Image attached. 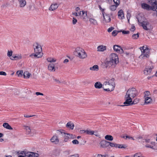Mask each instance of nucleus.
I'll return each instance as SVG.
<instances>
[{
  "label": "nucleus",
  "mask_w": 157,
  "mask_h": 157,
  "mask_svg": "<svg viewBox=\"0 0 157 157\" xmlns=\"http://www.w3.org/2000/svg\"><path fill=\"white\" fill-rule=\"evenodd\" d=\"M137 95V91L134 88L129 89L127 91L125 96L124 99L125 101L124 104L126 106L129 105L132 102V98Z\"/></svg>",
  "instance_id": "f257e3e1"
},
{
  "label": "nucleus",
  "mask_w": 157,
  "mask_h": 157,
  "mask_svg": "<svg viewBox=\"0 0 157 157\" xmlns=\"http://www.w3.org/2000/svg\"><path fill=\"white\" fill-rule=\"evenodd\" d=\"M74 54L76 56L81 59H85L87 56V54L85 51L79 47H78L76 49Z\"/></svg>",
  "instance_id": "f03ea898"
},
{
  "label": "nucleus",
  "mask_w": 157,
  "mask_h": 157,
  "mask_svg": "<svg viewBox=\"0 0 157 157\" xmlns=\"http://www.w3.org/2000/svg\"><path fill=\"white\" fill-rule=\"evenodd\" d=\"M140 49L142 52V54L139 56L141 59H146L149 57V50L146 47L144 46L140 47Z\"/></svg>",
  "instance_id": "7ed1b4c3"
},
{
  "label": "nucleus",
  "mask_w": 157,
  "mask_h": 157,
  "mask_svg": "<svg viewBox=\"0 0 157 157\" xmlns=\"http://www.w3.org/2000/svg\"><path fill=\"white\" fill-rule=\"evenodd\" d=\"M57 132L58 134L61 135L64 137V142H67L69 138H72V135L65 133L63 130H58L57 131Z\"/></svg>",
  "instance_id": "20e7f679"
},
{
  "label": "nucleus",
  "mask_w": 157,
  "mask_h": 157,
  "mask_svg": "<svg viewBox=\"0 0 157 157\" xmlns=\"http://www.w3.org/2000/svg\"><path fill=\"white\" fill-rule=\"evenodd\" d=\"M138 21L140 23L143 27V28L146 30H150L151 29V24L148 21H143L140 22L138 19Z\"/></svg>",
  "instance_id": "39448f33"
},
{
  "label": "nucleus",
  "mask_w": 157,
  "mask_h": 157,
  "mask_svg": "<svg viewBox=\"0 0 157 157\" xmlns=\"http://www.w3.org/2000/svg\"><path fill=\"white\" fill-rule=\"evenodd\" d=\"M114 79L112 78L108 82L110 84L111 87L108 88L107 89H104L105 91H112L114 90L115 87V83L114 82Z\"/></svg>",
  "instance_id": "423d86ee"
},
{
  "label": "nucleus",
  "mask_w": 157,
  "mask_h": 157,
  "mask_svg": "<svg viewBox=\"0 0 157 157\" xmlns=\"http://www.w3.org/2000/svg\"><path fill=\"white\" fill-rule=\"evenodd\" d=\"M34 47V52L35 53H43L41 52L42 49L41 46L37 43H36L33 45Z\"/></svg>",
  "instance_id": "0eeeda50"
},
{
  "label": "nucleus",
  "mask_w": 157,
  "mask_h": 157,
  "mask_svg": "<svg viewBox=\"0 0 157 157\" xmlns=\"http://www.w3.org/2000/svg\"><path fill=\"white\" fill-rule=\"evenodd\" d=\"M141 6L143 9L147 10H152L156 11L155 9V8H153L152 6H151L146 3H142L141 4Z\"/></svg>",
  "instance_id": "6e6552de"
},
{
  "label": "nucleus",
  "mask_w": 157,
  "mask_h": 157,
  "mask_svg": "<svg viewBox=\"0 0 157 157\" xmlns=\"http://www.w3.org/2000/svg\"><path fill=\"white\" fill-rule=\"evenodd\" d=\"M153 68V67L151 65V66H148L147 67H146L144 70V74L145 75H150Z\"/></svg>",
  "instance_id": "1a4fd4ad"
},
{
  "label": "nucleus",
  "mask_w": 157,
  "mask_h": 157,
  "mask_svg": "<svg viewBox=\"0 0 157 157\" xmlns=\"http://www.w3.org/2000/svg\"><path fill=\"white\" fill-rule=\"evenodd\" d=\"M116 62H117V61H114L110 60L109 61H107L106 64L107 66L111 67L112 68H114L116 67V64L118 63Z\"/></svg>",
  "instance_id": "9d476101"
},
{
  "label": "nucleus",
  "mask_w": 157,
  "mask_h": 157,
  "mask_svg": "<svg viewBox=\"0 0 157 157\" xmlns=\"http://www.w3.org/2000/svg\"><path fill=\"white\" fill-rule=\"evenodd\" d=\"M113 48L115 51L120 54H122L124 52L122 48L120 46L115 45L113 46Z\"/></svg>",
  "instance_id": "9b49d317"
},
{
  "label": "nucleus",
  "mask_w": 157,
  "mask_h": 157,
  "mask_svg": "<svg viewBox=\"0 0 157 157\" xmlns=\"http://www.w3.org/2000/svg\"><path fill=\"white\" fill-rule=\"evenodd\" d=\"M50 140L52 143L55 144H57L59 142V139L56 134L54 135L51 138Z\"/></svg>",
  "instance_id": "f8f14e48"
},
{
  "label": "nucleus",
  "mask_w": 157,
  "mask_h": 157,
  "mask_svg": "<svg viewBox=\"0 0 157 157\" xmlns=\"http://www.w3.org/2000/svg\"><path fill=\"white\" fill-rule=\"evenodd\" d=\"M39 155L37 153L30 151L27 152L26 154V156L29 157H38Z\"/></svg>",
  "instance_id": "ddd939ff"
},
{
  "label": "nucleus",
  "mask_w": 157,
  "mask_h": 157,
  "mask_svg": "<svg viewBox=\"0 0 157 157\" xmlns=\"http://www.w3.org/2000/svg\"><path fill=\"white\" fill-rule=\"evenodd\" d=\"M110 60L114 61H117V62H116L117 63H118L119 62L118 56L116 54L114 53L111 54Z\"/></svg>",
  "instance_id": "4468645a"
},
{
  "label": "nucleus",
  "mask_w": 157,
  "mask_h": 157,
  "mask_svg": "<svg viewBox=\"0 0 157 157\" xmlns=\"http://www.w3.org/2000/svg\"><path fill=\"white\" fill-rule=\"evenodd\" d=\"M104 19L106 23L110 22L111 20V18L109 14L103 13Z\"/></svg>",
  "instance_id": "2eb2a0df"
},
{
  "label": "nucleus",
  "mask_w": 157,
  "mask_h": 157,
  "mask_svg": "<svg viewBox=\"0 0 157 157\" xmlns=\"http://www.w3.org/2000/svg\"><path fill=\"white\" fill-rule=\"evenodd\" d=\"M145 102L144 104H148L151 103L152 102V99L151 97L146 96H144Z\"/></svg>",
  "instance_id": "dca6fc26"
},
{
  "label": "nucleus",
  "mask_w": 157,
  "mask_h": 157,
  "mask_svg": "<svg viewBox=\"0 0 157 157\" xmlns=\"http://www.w3.org/2000/svg\"><path fill=\"white\" fill-rule=\"evenodd\" d=\"M82 14L81 15V17L82 19L85 21L88 18V17L87 15V12L82 11Z\"/></svg>",
  "instance_id": "f3484780"
},
{
  "label": "nucleus",
  "mask_w": 157,
  "mask_h": 157,
  "mask_svg": "<svg viewBox=\"0 0 157 157\" xmlns=\"http://www.w3.org/2000/svg\"><path fill=\"white\" fill-rule=\"evenodd\" d=\"M43 55V53H39L32 54L30 55V57L33 58V57L39 58L41 57Z\"/></svg>",
  "instance_id": "a211bd4d"
},
{
  "label": "nucleus",
  "mask_w": 157,
  "mask_h": 157,
  "mask_svg": "<svg viewBox=\"0 0 157 157\" xmlns=\"http://www.w3.org/2000/svg\"><path fill=\"white\" fill-rule=\"evenodd\" d=\"M23 127H24V129L26 130V134L29 135L31 134V129L29 126L26 125H24Z\"/></svg>",
  "instance_id": "6ab92c4d"
},
{
  "label": "nucleus",
  "mask_w": 157,
  "mask_h": 157,
  "mask_svg": "<svg viewBox=\"0 0 157 157\" xmlns=\"http://www.w3.org/2000/svg\"><path fill=\"white\" fill-rule=\"evenodd\" d=\"M58 7V6L57 4L56 3H55L51 5L50 7L49 8V10L53 11L56 9Z\"/></svg>",
  "instance_id": "aec40b11"
},
{
  "label": "nucleus",
  "mask_w": 157,
  "mask_h": 157,
  "mask_svg": "<svg viewBox=\"0 0 157 157\" xmlns=\"http://www.w3.org/2000/svg\"><path fill=\"white\" fill-rule=\"evenodd\" d=\"M109 142L106 140H103L101 142V145L103 147H107L109 146Z\"/></svg>",
  "instance_id": "412c9836"
},
{
  "label": "nucleus",
  "mask_w": 157,
  "mask_h": 157,
  "mask_svg": "<svg viewBox=\"0 0 157 157\" xmlns=\"http://www.w3.org/2000/svg\"><path fill=\"white\" fill-rule=\"evenodd\" d=\"M18 1L20 7H24L26 5V2L25 0H18Z\"/></svg>",
  "instance_id": "4be33fe9"
},
{
  "label": "nucleus",
  "mask_w": 157,
  "mask_h": 157,
  "mask_svg": "<svg viewBox=\"0 0 157 157\" xmlns=\"http://www.w3.org/2000/svg\"><path fill=\"white\" fill-rule=\"evenodd\" d=\"M106 49V47L105 46L103 45H99L97 47L98 51L103 52Z\"/></svg>",
  "instance_id": "5701e85b"
},
{
  "label": "nucleus",
  "mask_w": 157,
  "mask_h": 157,
  "mask_svg": "<svg viewBox=\"0 0 157 157\" xmlns=\"http://www.w3.org/2000/svg\"><path fill=\"white\" fill-rule=\"evenodd\" d=\"M48 69L51 71H55V66L54 64L51 63L49 64L48 66Z\"/></svg>",
  "instance_id": "b1692460"
},
{
  "label": "nucleus",
  "mask_w": 157,
  "mask_h": 157,
  "mask_svg": "<svg viewBox=\"0 0 157 157\" xmlns=\"http://www.w3.org/2000/svg\"><path fill=\"white\" fill-rule=\"evenodd\" d=\"M110 85V84L107 81L105 82L103 84L102 88H103L104 90V89H107L108 88L111 87V85Z\"/></svg>",
  "instance_id": "393cba45"
},
{
  "label": "nucleus",
  "mask_w": 157,
  "mask_h": 157,
  "mask_svg": "<svg viewBox=\"0 0 157 157\" xmlns=\"http://www.w3.org/2000/svg\"><path fill=\"white\" fill-rule=\"evenodd\" d=\"M66 127L71 129H73L74 127V124L71 123V122H68L66 125Z\"/></svg>",
  "instance_id": "a878e982"
},
{
  "label": "nucleus",
  "mask_w": 157,
  "mask_h": 157,
  "mask_svg": "<svg viewBox=\"0 0 157 157\" xmlns=\"http://www.w3.org/2000/svg\"><path fill=\"white\" fill-rule=\"evenodd\" d=\"M118 17L119 18L121 17V19L124 18V14L122 10H121L118 12Z\"/></svg>",
  "instance_id": "bb28decb"
},
{
  "label": "nucleus",
  "mask_w": 157,
  "mask_h": 157,
  "mask_svg": "<svg viewBox=\"0 0 157 157\" xmlns=\"http://www.w3.org/2000/svg\"><path fill=\"white\" fill-rule=\"evenodd\" d=\"M82 133H86V134L90 135H93L94 134V132L93 131L90 130H82Z\"/></svg>",
  "instance_id": "cd10ccee"
},
{
  "label": "nucleus",
  "mask_w": 157,
  "mask_h": 157,
  "mask_svg": "<svg viewBox=\"0 0 157 157\" xmlns=\"http://www.w3.org/2000/svg\"><path fill=\"white\" fill-rule=\"evenodd\" d=\"M3 126L7 129L9 130H12L13 128L11 126L7 123H4L3 124Z\"/></svg>",
  "instance_id": "c85d7f7f"
},
{
  "label": "nucleus",
  "mask_w": 157,
  "mask_h": 157,
  "mask_svg": "<svg viewBox=\"0 0 157 157\" xmlns=\"http://www.w3.org/2000/svg\"><path fill=\"white\" fill-rule=\"evenodd\" d=\"M60 154V151L59 150L55 149L53 150L52 155L55 157L58 156Z\"/></svg>",
  "instance_id": "c756f323"
},
{
  "label": "nucleus",
  "mask_w": 157,
  "mask_h": 157,
  "mask_svg": "<svg viewBox=\"0 0 157 157\" xmlns=\"http://www.w3.org/2000/svg\"><path fill=\"white\" fill-rule=\"evenodd\" d=\"M103 86L102 85L100 82H97L95 83L94 86L96 88L100 89Z\"/></svg>",
  "instance_id": "7c9ffc66"
},
{
  "label": "nucleus",
  "mask_w": 157,
  "mask_h": 157,
  "mask_svg": "<svg viewBox=\"0 0 157 157\" xmlns=\"http://www.w3.org/2000/svg\"><path fill=\"white\" fill-rule=\"evenodd\" d=\"M98 66L97 65H94L90 68V69L92 71H98Z\"/></svg>",
  "instance_id": "2f4dec72"
},
{
  "label": "nucleus",
  "mask_w": 157,
  "mask_h": 157,
  "mask_svg": "<svg viewBox=\"0 0 157 157\" xmlns=\"http://www.w3.org/2000/svg\"><path fill=\"white\" fill-rule=\"evenodd\" d=\"M143 136L141 135L138 136L136 137V139L138 140L139 142L144 143V141H142V140H144L143 139Z\"/></svg>",
  "instance_id": "473e14b6"
},
{
  "label": "nucleus",
  "mask_w": 157,
  "mask_h": 157,
  "mask_svg": "<svg viewBox=\"0 0 157 157\" xmlns=\"http://www.w3.org/2000/svg\"><path fill=\"white\" fill-rule=\"evenodd\" d=\"M105 138L106 140L109 141H112L113 140V137L112 136L109 135H107L105 136Z\"/></svg>",
  "instance_id": "72a5a7b5"
},
{
  "label": "nucleus",
  "mask_w": 157,
  "mask_h": 157,
  "mask_svg": "<svg viewBox=\"0 0 157 157\" xmlns=\"http://www.w3.org/2000/svg\"><path fill=\"white\" fill-rule=\"evenodd\" d=\"M89 21H90V23L91 24H93V25H96L98 24V23L97 21L93 18H90Z\"/></svg>",
  "instance_id": "f704fd0d"
},
{
  "label": "nucleus",
  "mask_w": 157,
  "mask_h": 157,
  "mask_svg": "<svg viewBox=\"0 0 157 157\" xmlns=\"http://www.w3.org/2000/svg\"><path fill=\"white\" fill-rule=\"evenodd\" d=\"M140 33H138L136 34H134L132 36V38L133 39H136L139 37Z\"/></svg>",
  "instance_id": "c9c22d12"
},
{
  "label": "nucleus",
  "mask_w": 157,
  "mask_h": 157,
  "mask_svg": "<svg viewBox=\"0 0 157 157\" xmlns=\"http://www.w3.org/2000/svg\"><path fill=\"white\" fill-rule=\"evenodd\" d=\"M31 75V74L30 73L27 71H26L24 73V78H28Z\"/></svg>",
  "instance_id": "e433bc0d"
},
{
  "label": "nucleus",
  "mask_w": 157,
  "mask_h": 157,
  "mask_svg": "<svg viewBox=\"0 0 157 157\" xmlns=\"http://www.w3.org/2000/svg\"><path fill=\"white\" fill-rule=\"evenodd\" d=\"M47 59L48 62L50 63L54 62L56 61V60L54 58L49 57L47 58Z\"/></svg>",
  "instance_id": "4c0bfd02"
},
{
  "label": "nucleus",
  "mask_w": 157,
  "mask_h": 157,
  "mask_svg": "<svg viewBox=\"0 0 157 157\" xmlns=\"http://www.w3.org/2000/svg\"><path fill=\"white\" fill-rule=\"evenodd\" d=\"M139 101V100L138 98H136L133 101L130 103V104L129 105L133 104H135L138 103Z\"/></svg>",
  "instance_id": "58836bf2"
},
{
  "label": "nucleus",
  "mask_w": 157,
  "mask_h": 157,
  "mask_svg": "<svg viewBox=\"0 0 157 157\" xmlns=\"http://www.w3.org/2000/svg\"><path fill=\"white\" fill-rule=\"evenodd\" d=\"M117 147L120 148H125L127 147V146L125 144H117Z\"/></svg>",
  "instance_id": "ea45409f"
},
{
  "label": "nucleus",
  "mask_w": 157,
  "mask_h": 157,
  "mask_svg": "<svg viewBox=\"0 0 157 157\" xmlns=\"http://www.w3.org/2000/svg\"><path fill=\"white\" fill-rule=\"evenodd\" d=\"M117 144L115 143H113L111 142H109V145H110L111 147H117Z\"/></svg>",
  "instance_id": "a19ab883"
},
{
  "label": "nucleus",
  "mask_w": 157,
  "mask_h": 157,
  "mask_svg": "<svg viewBox=\"0 0 157 157\" xmlns=\"http://www.w3.org/2000/svg\"><path fill=\"white\" fill-rule=\"evenodd\" d=\"M117 6H118L116 5H112L110 7V9L111 10L114 11L116 9L117 7Z\"/></svg>",
  "instance_id": "79ce46f5"
},
{
  "label": "nucleus",
  "mask_w": 157,
  "mask_h": 157,
  "mask_svg": "<svg viewBox=\"0 0 157 157\" xmlns=\"http://www.w3.org/2000/svg\"><path fill=\"white\" fill-rule=\"evenodd\" d=\"M23 71H18L17 72L16 74L19 77H21L22 76Z\"/></svg>",
  "instance_id": "37998d69"
},
{
  "label": "nucleus",
  "mask_w": 157,
  "mask_h": 157,
  "mask_svg": "<svg viewBox=\"0 0 157 157\" xmlns=\"http://www.w3.org/2000/svg\"><path fill=\"white\" fill-rule=\"evenodd\" d=\"M14 57L15 58V60H17L21 59L22 57L21 55H18L17 56H14Z\"/></svg>",
  "instance_id": "c03bdc74"
},
{
  "label": "nucleus",
  "mask_w": 157,
  "mask_h": 157,
  "mask_svg": "<svg viewBox=\"0 0 157 157\" xmlns=\"http://www.w3.org/2000/svg\"><path fill=\"white\" fill-rule=\"evenodd\" d=\"M121 32V31H117V30H114L112 32V35L114 36H115L119 32Z\"/></svg>",
  "instance_id": "a18cd8bd"
},
{
  "label": "nucleus",
  "mask_w": 157,
  "mask_h": 157,
  "mask_svg": "<svg viewBox=\"0 0 157 157\" xmlns=\"http://www.w3.org/2000/svg\"><path fill=\"white\" fill-rule=\"evenodd\" d=\"M13 52L12 50L9 51L8 50L7 52V56H8L10 57L13 54Z\"/></svg>",
  "instance_id": "49530a36"
},
{
  "label": "nucleus",
  "mask_w": 157,
  "mask_h": 157,
  "mask_svg": "<svg viewBox=\"0 0 157 157\" xmlns=\"http://www.w3.org/2000/svg\"><path fill=\"white\" fill-rule=\"evenodd\" d=\"M113 1L115 4V5L117 6H118L120 4V0H113Z\"/></svg>",
  "instance_id": "de8ad7c7"
},
{
  "label": "nucleus",
  "mask_w": 157,
  "mask_h": 157,
  "mask_svg": "<svg viewBox=\"0 0 157 157\" xmlns=\"http://www.w3.org/2000/svg\"><path fill=\"white\" fill-rule=\"evenodd\" d=\"M94 157H106L105 155H101L100 154H98L97 155H96Z\"/></svg>",
  "instance_id": "09e8293b"
},
{
  "label": "nucleus",
  "mask_w": 157,
  "mask_h": 157,
  "mask_svg": "<svg viewBox=\"0 0 157 157\" xmlns=\"http://www.w3.org/2000/svg\"><path fill=\"white\" fill-rule=\"evenodd\" d=\"M72 143L73 144H79L78 141L77 140H74L72 141Z\"/></svg>",
  "instance_id": "8fccbe9b"
},
{
  "label": "nucleus",
  "mask_w": 157,
  "mask_h": 157,
  "mask_svg": "<svg viewBox=\"0 0 157 157\" xmlns=\"http://www.w3.org/2000/svg\"><path fill=\"white\" fill-rule=\"evenodd\" d=\"M130 17H131V14L128 12L127 13V18L128 20V22H129V19H130Z\"/></svg>",
  "instance_id": "3c124183"
},
{
  "label": "nucleus",
  "mask_w": 157,
  "mask_h": 157,
  "mask_svg": "<svg viewBox=\"0 0 157 157\" xmlns=\"http://www.w3.org/2000/svg\"><path fill=\"white\" fill-rule=\"evenodd\" d=\"M53 79L57 83H60V82L59 81V79H58L56 78H55L54 77H53Z\"/></svg>",
  "instance_id": "603ef678"
},
{
  "label": "nucleus",
  "mask_w": 157,
  "mask_h": 157,
  "mask_svg": "<svg viewBox=\"0 0 157 157\" xmlns=\"http://www.w3.org/2000/svg\"><path fill=\"white\" fill-rule=\"evenodd\" d=\"M68 157H79V155L78 154H75L73 155H70Z\"/></svg>",
  "instance_id": "864d4df0"
},
{
  "label": "nucleus",
  "mask_w": 157,
  "mask_h": 157,
  "mask_svg": "<svg viewBox=\"0 0 157 157\" xmlns=\"http://www.w3.org/2000/svg\"><path fill=\"white\" fill-rule=\"evenodd\" d=\"M77 21L76 19L73 17V21H72L73 24L74 25L77 22Z\"/></svg>",
  "instance_id": "5fc2aeb1"
},
{
  "label": "nucleus",
  "mask_w": 157,
  "mask_h": 157,
  "mask_svg": "<svg viewBox=\"0 0 157 157\" xmlns=\"http://www.w3.org/2000/svg\"><path fill=\"white\" fill-rule=\"evenodd\" d=\"M145 147L147 148H150L152 149H154L153 146H151L149 144H147L145 145Z\"/></svg>",
  "instance_id": "6e6d98bb"
},
{
  "label": "nucleus",
  "mask_w": 157,
  "mask_h": 157,
  "mask_svg": "<svg viewBox=\"0 0 157 157\" xmlns=\"http://www.w3.org/2000/svg\"><path fill=\"white\" fill-rule=\"evenodd\" d=\"M141 154L140 153H136L134 156V157H140Z\"/></svg>",
  "instance_id": "4d7b16f0"
},
{
  "label": "nucleus",
  "mask_w": 157,
  "mask_h": 157,
  "mask_svg": "<svg viewBox=\"0 0 157 157\" xmlns=\"http://www.w3.org/2000/svg\"><path fill=\"white\" fill-rule=\"evenodd\" d=\"M26 152H27L25 151H20V154L22 155H24V156H26Z\"/></svg>",
  "instance_id": "13d9d810"
},
{
  "label": "nucleus",
  "mask_w": 157,
  "mask_h": 157,
  "mask_svg": "<svg viewBox=\"0 0 157 157\" xmlns=\"http://www.w3.org/2000/svg\"><path fill=\"white\" fill-rule=\"evenodd\" d=\"M0 75L6 76V73L5 72L1 71H0Z\"/></svg>",
  "instance_id": "bf43d9fd"
},
{
  "label": "nucleus",
  "mask_w": 157,
  "mask_h": 157,
  "mask_svg": "<svg viewBox=\"0 0 157 157\" xmlns=\"http://www.w3.org/2000/svg\"><path fill=\"white\" fill-rule=\"evenodd\" d=\"M126 138V139L127 138H128L129 139H132V140H134L135 139H134V138L132 137H131V136H125Z\"/></svg>",
  "instance_id": "052dcab7"
},
{
  "label": "nucleus",
  "mask_w": 157,
  "mask_h": 157,
  "mask_svg": "<svg viewBox=\"0 0 157 157\" xmlns=\"http://www.w3.org/2000/svg\"><path fill=\"white\" fill-rule=\"evenodd\" d=\"M122 32L123 34H128L129 33V31H126L124 30H123V31H122Z\"/></svg>",
  "instance_id": "680f3d73"
},
{
  "label": "nucleus",
  "mask_w": 157,
  "mask_h": 157,
  "mask_svg": "<svg viewBox=\"0 0 157 157\" xmlns=\"http://www.w3.org/2000/svg\"><path fill=\"white\" fill-rule=\"evenodd\" d=\"M114 28L113 27H111L109 28L108 29V31L109 32H111V31H112V30H113V29H114Z\"/></svg>",
  "instance_id": "e2e57ef3"
},
{
  "label": "nucleus",
  "mask_w": 157,
  "mask_h": 157,
  "mask_svg": "<svg viewBox=\"0 0 157 157\" xmlns=\"http://www.w3.org/2000/svg\"><path fill=\"white\" fill-rule=\"evenodd\" d=\"M16 92L14 93V94L15 95L18 94L20 93V91L18 90H16Z\"/></svg>",
  "instance_id": "0e129e2a"
},
{
  "label": "nucleus",
  "mask_w": 157,
  "mask_h": 157,
  "mask_svg": "<svg viewBox=\"0 0 157 157\" xmlns=\"http://www.w3.org/2000/svg\"><path fill=\"white\" fill-rule=\"evenodd\" d=\"M135 30V27L133 26H132V27L130 29V30L132 31H133Z\"/></svg>",
  "instance_id": "69168bd1"
},
{
  "label": "nucleus",
  "mask_w": 157,
  "mask_h": 157,
  "mask_svg": "<svg viewBox=\"0 0 157 157\" xmlns=\"http://www.w3.org/2000/svg\"><path fill=\"white\" fill-rule=\"evenodd\" d=\"M145 94L147 95V96H148L150 94V93L149 91H145Z\"/></svg>",
  "instance_id": "338daca9"
},
{
  "label": "nucleus",
  "mask_w": 157,
  "mask_h": 157,
  "mask_svg": "<svg viewBox=\"0 0 157 157\" xmlns=\"http://www.w3.org/2000/svg\"><path fill=\"white\" fill-rule=\"evenodd\" d=\"M150 140L149 139H145V142L146 143H149L150 142Z\"/></svg>",
  "instance_id": "774afa93"
}]
</instances>
